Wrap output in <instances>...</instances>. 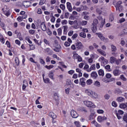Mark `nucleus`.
Returning <instances> with one entry per match:
<instances>
[{
  "instance_id": "58836bf2",
  "label": "nucleus",
  "mask_w": 127,
  "mask_h": 127,
  "mask_svg": "<svg viewBox=\"0 0 127 127\" xmlns=\"http://www.w3.org/2000/svg\"><path fill=\"white\" fill-rule=\"evenodd\" d=\"M45 67V68H47V69H48V70H50V69H51V68H53L54 66H53V65H50L49 66L46 65Z\"/></svg>"
},
{
  "instance_id": "cd10ccee",
  "label": "nucleus",
  "mask_w": 127,
  "mask_h": 127,
  "mask_svg": "<svg viewBox=\"0 0 127 127\" xmlns=\"http://www.w3.org/2000/svg\"><path fill=\"white\" fill-rule=\"evenodd\" d=\"M87 85H92L93 84V80L92 79H88L86 81Z\"/></svg>"
},
{
  "instance_id": "49530a36",
  "label": "nucleus",
  "mask_w": 127,
  "mask_h": 127,
  "mask_svg": "<svg viewBox=\"0 0 127 127\" xmlns=\"http://www.w3.org/2000/svg\"><path fill=\"white\" fill-rule=\"evenodd\" d=\"M123 120L124 122H126V123H127V114L124 115L123 117Z\"/></svg>"
},
{
  "instance_id": "72a5a7b5",
  "label": "nucleus",
  "mask_w": 127,
  "mask_h": 127,
  "mask_svg": "<svg viewBox=\"0 0 127 127\" xmlns=\"http://www.w3.org/2000/svg\"><path fill=\"white\" fill-rule=\"evenodd\" d=\"M105 68L109 71H111V66L109 64L105 66Z\"/></svg>"
},
{
  "instance_id": "4d7b16f0",
  "label": "nucleus",
  "mask_w": 127,
  "mask_h": 127,
  "mask_svg": "<svg viewBox=\"0 0 127 127\" xmlns=\"http://www.w3.org/2000/svg\"><path fill=\"white\" fill-rule=\"evenodd\" d=\"M88 14H89L88 12L84 11L82 12V16H85V15H88Z\"/></svg>"
},
{
  "instance_id": "a19ab883",
  "label": "nucleus",
  "mask_w": 127,
  "mask_h": 127,
  "mask_svg": "<svg viewBox=\"0 0 127 127\" xmlns=\"http://www.w3.org/2000/svg\"><path fill=\"white\" fill-rule=\"evenodd\" d=\"M83 16V18L84 19H85V20H89L90 19V16L87 15H84Z\"/></svg>"
},
{
  "instance_id": "a18cd8bd",
  "label": "nucleus",
  "mask_w": 127,
  "mask_h": 127,
  "mask_svg": "<svg viewBox=\"0 0 127 127\" xmlns=\"http://www.w3.org/2000/svg\"><path fill=\"white\" fill-rule=\"evenodd\" d=\"M17 20H18V21H19V22H21V21H22V20H23V19L22 18V17H21V16H19V17L17 18Z\"/></svg>"
},
{
  "instance_id": "c9c22d12",
  "label": "nucleus",
  "mask_w": 127,
  "mask_h": 127,
  "mask_svg": "<svg viewBox=\"0 0 127 127\" xmlns=\"http://www.w3.org/2000/svg\"><path fill=\"white\" fill-rule=\"evenodd\" d=\"M40 3H39V5H42V4H44V3H45V2L46 1V0H39Z\"/></svg>"
},
{
  "instance_id": "338daca9",
  "label": "nucleus",
  "mask_w": 127,
  "mask_h": 127,
  "mask_svg": "<svg viewBox=\"0 0 127 127\" xmlns=\"http://www.w3.org/2000/svg\"><path fill=\"white\" fill-rule=\"evenodd\" d=\"M97 113L98 114H103V113H104V110H97Z\"/></svg>"
},
{
  "instance_id": "9b49d317",
  "label": "nucleus",
  "mask_w": 127,
  "mask_h": 127,
  "mask_svg": "<svg viewBox=\"0 0 127 127\" xmlns=\"http://www.w3.org/2000/svg\"><path fill=\"white\" fill-rule=\"evenodd\" d=\"M84 80H86L85 78H82L80 79L79 84L80 85H81L82 87H84L86 84V82H85V81H84Z\"/></svg>"
},
{
  "instance_id": "09e8293b",
  "label": "nucleus",
  "mask_w": 127,
  "mask_h": 127,
  "mask_svg": "<svg viewBox=\"0 0 127 127\" xmlns=\"http://www.w3.org/2000/svg\"><path fill=\"white\" fill-rule=\"evenodd\" d=\"M44 42L47 45H50L49 41L47 40L46 39H44Z\"/></svg>"
},
{
  "instance_id": "052dcab7",
  "label": "nucleus",
  "mask_w": 127,
  "mask_h": 127,
  "mask_svg": "<svg viewBox=\"0 0 127 127\" xmlns=\"http://www.w3.org/2000/svg\"><path fill=\"white\" fill-rule=\"evenodd\" d=\"M60 8L63 9V10H64V9H65V5L63 4H61L60 5Z\"/></svg>"
},
{
  "instance_id": "bb28decb",
  "label": "nucleus",
  "mask_w": 127,
  "mask_h": 127,
  "mask_svg": "<svg viewBox=\"0 0 127 127\" xmlns=\"http://www.w3.org/2000/svg\"><path fill=\"white\" fill-rule=\"evenodd\" d=\"M120 108H121V109H123V110L126 109L127 107L126 106V103H122L121 104H120Z\"/></svg>"
},
{
  "instance_id": "de8ad7c7",
  "label": "nucleus",
  "mask_w": 127,
  "mask_h": 127,
  "mask_svg": "<svg viewBox=\"0 0 127 127\" xmlns=\"http://www.w3.org/2000/svg\"><path fill=\"white\" fill-rule=\"evenodd\" d=\"M29 33H30V34L33 35V34H34V33H35V30H30L29 31Z\"/></svg>"
},
{
  "instance_id": "423d86ee",
  "label": "nucleus",
  "mask_w": 127,
  "mask_h": 127,
  "mask_svg": "<svg viewBox=\"0 0 127 127\" xmlns=\"http://www.w3.org/2000/svg\"><path fill=\"white\" fill-rule=\"evenodd\" d=\"M99 20L101 21V24L100 26H98L100 28H103L104 25L105 24V19L103 18L101 16L98 17Z\"/></svg>"
},
{
  "instance_id": "7ed1b4c3",
  "label": "nucleus",
  "mask_w": 127,
  "mask_h": 127,
  "mask_svg": "<svg viewBox=\"0 0 127 127\" xmlns=\"http://www.w3.org/2000/svg\"><path fill=\"white\" fill-rule=\"evenodd\" d=\"M2 10L4 14H5V15H6V16H8L9 15H10V10H9V9H8V8H7V7H6V6L4 7L2 9Z\"/></svg>"
},
{
  "instance_id": "e2e57ef3",
  "label": "nucleus",
  "mask_w": 127,
  "mask_h": 127,
  "mask_svg": "<svg viewBox=\"0 0 127 127\" xmlns=\"http://www.w3.org/2000/svg\"><path fill=\"white\" fill-rule=\"evenodd\" d=\"M40 62L41 64H45V62L42 59H40Z\"/></svg>"
},
{
  "instance_id": "6e6552de",
  "label": "nucleus",
  "mask_w": 127,
  "mask_h": 127,
  "mask_svg": "<svg viewBox=\"0 0 127 127\" xmlns=\"http://www.w3.org/2000/svg\"><path fill=\"white\" fill-rule=\"evenodd\" d=\"M113 73L114 76H120L121 74V70L119 69H115L113 70Z\"/></svg>"
},
{
  "instance_id": "c03bdc74",
  "label": "nucleus",
  "mask_w": 127,
  "mask_h": 127,
  "mask_svg": "<svg viewBox=\"0 0 127 127\" xmlns=\"http://www.w3.org/2000/svg\"><path fill=\"white\" fill-rule=\"evenodd\" d=\"M104 98L105 100H109L110 99V95L108 94H106L104 95Z\"/></svg>"
},
{
  "instance_id": "393cba45",
  "label": "nucleus",
  "mask_w": 127,
  "mask_h": 127,
  "mask_svg": "<svg viewBox=\"0 0 127 127\" xmlns=\"http://www.w3.org/2000/svg\"><path fill=\"white\" fill-rule=\"evenodd\" d=\"M91 97L92 98H93L94 99H97L98 98V94H97V93L93 92Z\"/></svg>"
},
{
  "instance_id": "ddd939ff",
  "label": "nucleus",
  "mask_w": 127,
  "mask_h": 127,
  "mask_svg": "<svg viewBox=\"0 0 127 127\" xmlns=\"http://www.w3.org/2000/svg\"><path fill=\"white\" fill-rule=\"evenodd\" d=\"M23 5L24 7H29V6H30V2L24 1L23 3Z\"/></svg>"
},
{
  "instance_id": "f8f14e48",
  "label": "nucleus",
  "mask_w": 127,
  "mask_h": 127,
  "mask_svg": "<svg viewBox=\"0 0 127 127\" xmlns=\"http://www.w3.org/2000/svg\"><path fill=\"white\" fill-rule=\"evenodd\" d=\"M91 77L93 79H96L98 77V73L96 71H93L91 74Z\"/></svg>"
},
{
  "instance_id": "f3484780",
  "label": "nucleus",
  "mask_w": 127,
  "mask_h": 127,
  "mask_svg": "<svg viewBox=\"0 0 127 127\" xmlns=\"http://www.w3.org/2000/svg\"><path fill=\"white\" fill-rule=\"evenodd\" d=\"M97 120L99 122H103V121H105V120H107V118L102 117L101 116H98Z\"/></svg>"
},
{
  "instance_id": "680f3d73",
  "label": "nucleus",
  "mask_w": 127,
  "mask_h": 127,
  "mask_svg": "<svg viewBox=\"0 0 127 127\" xmlns=\"http://www.w3.org/2000/svg\"><path fill=\"white\" fill-rule=\"evenodd\" d=\"M124 21H126V19L122 18L120 20H119L120 23H122V22H124Z\"/></svg>"
},
{
  "instance_id": "5fc2aeb1",
  "label": "nucleus",
  "mask_w": 127,
  "mask_h": 127,
  "mask_svg": "<svg viewBox=\"0 0 127 127\" xmlns=\"http://www.w3.org/2000/svg\"><path fill=\"white\" fill-rule=\"evenodd\" d=\"M116 116L117 117V118L119 120H121V119H122V118H123V115H120V114H116Z\"/></svg>"
},
{
  "instance_id": "2f4dec72",
  "label": "nucleus",
  "mask_w": 127,
  "mask_h": 127,
  "mask_svg": "<svg viewBox=\"0 0 127 127\" xmlns=\"http://www.w3.org/2000/svg\"><path fill=\"white\" fill-rule=\"evenodd\" d=\"M121 62H122V60L119 59L115 61V63L117 65H119V64H121Z\"/></svg>"
},
{
  "instance_id": "aec40b11",
  "label": "nucleus",
  "mask_w": 127,
  "mask_h": 127,
  "mask_svg": "<svg viewBox=\"0 0 127 127\" xmlns=\"http://www.w3.org/2000/svg\"><path fill=\"white\" fill-rule=\"evenodd\" d=\"M98 75H99V76H104V75H105V73L104 72V70L101 69L98 71Z\"/></svg>"
},
{
  "instance_id": "f704fd0d",
  "label": "nucleus",
  "mask_w": 127,
  "mask_h": 127,
  "mask_svg": "<svg viewBox=\"0 0 127 127\" xmlns=\"http://www.w3.org/2000/svg\"><path fill=\"white\" fill-rule=\"evenodd\" d=\"M67 30H68V26L65 25L64 26V32L65 33V32H67Z\"/></svg>"
},
{
  "instance_id": "69168bd1",
  "label": "nucleus",
  "mask_w": 127,
  "mask_h": 127,
  "mask_svg": "<svg viewBox=\"0 0 127 127\" xmlns=\"http://www.w3.org/2000/svg\"><path fill=\"white\" fill-rule=\"evenodd\" d=\"M73 31L71 30L68 33V35L69 36H72V35H73Z\"/></svg>"
},
{
  "instance_id": "a878e982",
  "label": "nucleus",
  "mask_w": 127,
  "mask_h": 127,
  "mask_svg": "<svg viewBox=\"0 0 127 127\" xmlns=\"http://www.w3.org/2000/svg\"><path fill=\"white\" fill-rule=\"evenodd\" d=\"M79 36L83 38H86V33L82 32L79 34Z\"/></svg>"
},
{
  "instance_id": "0e129e2a",
  "label": "nucleus",
  "mask_w": 127,
  "mask_h": 127,
  "mask_svg": "<svg viewBox=\"0 0 127 127\" xmlns=\"http://www.w3.org/2000/svg\"><path fill=\"white\" fill-rule=\"evenodd\" d=\"M37 13L38 14H41L42 13V11H41V9L40 8L38 9Z\"/></svg>"
},
{
  "instance_id": "7c9ffc66",
  "label": "nucleus",
  "mask_w": 127,
  "mask_h": 127,
  "mask_svg": "<svg viewBox=\"0 0 127 127\" xmlns=\"http://www.w3.org/2000/svg\"><path fill=\"white\" fill-rule=\"evenodd\" d=\"M114 19H115V17H114V15L111 14L110 16V21L111 22H113V21H114Z\"/></svg>"
},
{
  "instance_id": "a211bd4d",
  "label": "nucleus",
  "mask_w": 127,
  "mask_h": 127,
  "mask_svg": "<svg viewBox=\"0 0 127 127\" xmlns=\"http://www.w3.org/2000/svg\"><path fill=\"white\" fill-rule=\"evenodd\" d=\"M66 4H67V9H68L69 11H72V6H71V3L69 2H67Z\"/></svg>"
},
{
  "instance_id": "6ab92c4d",
  "label": "nucleus",
  "mask_w": 127,
  "mask_h": 127,
  "mask_svg": "<svg viewBox=\"0 0 127 127\" xmlns=\"http://www.w3.org/2000/svg\"><path fill=\"white\" fill-rule=\"evenodd\" d=\"M94 85L95 86V87H97L98 88L101 87V83H100V81L98 80L95 81Z\"/></svg>"
},
{
  "instance_id": "dca6fc26",
  "label": "nucleus",
  "mask_w": 127,
  "mask_h": 127,
  "mask_svg": "<svg viewBox=\"0 0 127 127\" xmlns=\"http://www.w3.org/2000/svg\"><path fill=\"white\" fill-rule=\"evenodd\" d=\"M83 48V44L81 42H78L76 44V48L77 49H81Z\"/></svg>"
},
{
  "instance_id": "774afa93",
  "label": "nucleus",
  "mask_w": 127,
  "mask_h": 127,
  "mask_svg": "<svg viewBox=\"0 0 127 127\" xmlns=\"http://www.w3.org/2000/svg\"><path fill=\"white\" fill-rule=\"evenodd\" d=\"M123 32H124V33H125V34H127V28H125L124 29Z\"/></svg>"
},
{
  "instance_id": "8fccbe9b",
  "label": "nucleus",
  "mask_w": 127,
  "mask_h": 127,
  "mask_svg": "<svg viewBox=\"0 0 127 127\" xmlns=\"http://www.w3.org/2000/svg\"><path fill=\"white\" fill-rule=\"evenodd\" d=\"M30 50H34L35 49V47L33 45H29Z\"/></svg>"
},
{
  "instance_id": "13d9d810",
  "label": "nucleus",
  "mask_w": 127,
  "mask_h": 127,
  "mask_svg": "<svg viewBox=\"0 0 127 127\" xmlns=\"http://www.w3.org/2000/svg\"><path fill=\"white\" fill-rule=\"evenodd\" d=\"M120 78H121V79H122V80H123V81H127L126 78L125 77V76H124L123 75H121Z\"/></svg>"
},
{
  "instance_id": "f03ea898",
  "label": "nucleus",
  "mask_w": 127,
  "mask_h": 127,
  "mask_svg": "<svg viewBox=\"0 0 127 127\" xmlns=\"http://www.w3.org/2000/svg\"><path fill=\"white\" fill-rule=\"evenodd\" d=\"M83 104H84V105H85V106L88 108H96V106L94 105V103L91 101H84L83 102Z\"/></svg>"
},
{
  "instance_id": "2eb2a0df",
  "label": "nucleus",
  "mask_w": 127,
  "mask_h": 127,
  "mask_svg": "<svg viewBox=\"0 0 127 127\" xmlns=\"http://www.w3.org/2000/svg\"><path fill=\"white\" fill-rule=\"evenodd\" d=\"M85 93L88 95V96H90V97L91 96L92 94H93V91L90 90V89H86L85 90Z\"/></svg>"
},
{
  "instance_id": "1a4fd4ad",
  "label": "nucleus",
  "mask_w": 127,
  "mask_h": 127,
  "mask_svg": "<svg viewBox=\"0 0 127 127\" xmlns=\"http://www.w3.org/2000/svg\"><path fill=\"white\" fill-rule=\"evenodd\" d=\"M49 117H51V118H52V119L53 120V121H54V120H55V119H56L57 118V116H56V115L54 113H53L52 112L49 113Z\"/></svg>"
},
{
  "instance_id": "6e6d98bb",
  "label": "nucleus",
  "mask_w": 127,
  "mask_h": 127,
  "mask_svg": "<svg viewBox=\"0 0 127 127\" xmlns=\"http://www.w3.org/2000/svg\"><path fill=\"white\" fill-rule=\"evenodd\" d=\"M44 83H46V84L49 83L50 82V80L49 78H46V79H44Z\"/></svg>"
},
{
  "instance_id": "9d476101",
  "label": "nucleus",
  "mask_w": 127,
  "mask_h": 127,
  "mask_svg": "<svg viewBox=\"0 0 127 127\" xmlns=\"http://www.w3.org/2000/svg\"><path fill=\"white\" fill-rule=\"evenodd\" d=\"M41 28L43 31H46V25H45V22H42L41 24Z\"/></svg>"
},
{
  "instance_id": "0eeeda50",
  "label": "nucleus",
  "mask_w": 127,
  "mask_h": 127,
  "mask_svg": "<svg viewBox=\"0 0 127 127\" xmlns=\"http://www.w3.org/2000/svg\"><path fill=\"white\" fill-rule=\"evenodd\" d=\"M97 51L99 53V54H101V55H102V56H104L105 57L107 56V54L106 53V52H105V51L101 49H98L97 50Z\"/></svg>"
},
{
  "instance_id": "c85d7f7f",
  "label": "nucleus",
  "mask_w": 127,
  "mask_h": 127,
  "mask_svg": "<svg viewBox=\"0 0 127 127\" xmlns=\"http://www.w3.org/2000/svg\"><path fill=\"white\" fill-rule=\"evenodd\" d=\"M58 31V35H59L60 36H61V34H62V29H61V28H59L57 30Z\"/></svg>"
},
{
  "instance_id": "39448f33",
  "label": "nucleus",
  "mask_w": 127,
  "mask_h": 127,
  "mask_svg": "<svg viewBox=\"0 0 127 127\" xmlns=\"http://www.w3.org/2000/svg\"><path fill=\"white\" fill-rule=\"evenodd\" d=\"M70 115L72 118H73L74 119H77V118L79 117V115H78L77 112H76V111H75L74 110H71Z\"/></svg>"
},
{
  "instance_id": "864d4df0",
  "label": "nucleus",
  "mask_w": 127,
  "mask_h": 127,
  "mask_svg": "<svg viewBox=\"0 0 127 127\" xmlns=\"http://www.w3.org/2000/svg\"><path fill=\"white\" fill-rule=\"evenodd\" d=\"M67 23H68V21H67L66 20H64L62 21V24H63V25L64 24H66Z\"/></svg>"
},
{
  "instance_id": "37998d69",
  "label": "nucleus",
  "mask_w": 127,
  "mask_h": 127,
  "mask_svg": "<svg viewBox=\"0 0 127 127\" xmlns=\"http://www.w3.org/2000/svg\"><path fill=\"white\" fill-rule=\"evenodd\" d=\"M66 84L67 85H71V84H72V82H71V79L69 78L66 79Z\"/></svg>"
},
{
  "instance_id": "b1692460",
  "label": "nucleus",
  "mask_w": 127,
  "mask_h": 127,
  "mask_svg": "<svg viewBox=\"0 0 127 127\" xmlns=\"http://www.w3.org/2000/svg\"><path fill=\"white\" fill-rule=\"evenodd\" d=\"M117 101H118V102H119V103H121L122 102H124V101H125V99L124 98V97H119L117 98Z\"/></svg>"
},
{
  "instance_id": "ea45409f",
  "label": "nucleus",
  "mask_w": 127,
  "mask_h": 127,
  "mask_svg": "<svg viewBox=\"0 0 127 127\" xmlns=\"http://www.w3.org/2000/svg\"><path fill=\"white\" fill-rule=\"evenodd\" d=\"M124 112L123 111L121 110H119L118 111V113H116V114H117V115H124Z\"/></svg>"
},
{
  "instance_id": "e433bc0d",
  "label": "nucleus",
  "mask_w": 127,
  "mask_h": 127,
  "mask_svg": "<svg viewBox=\"0 0 127 127\" xmlns=\"http://www.w3.org/2000/svg\"><path fill=\"white\" fill-rule=\"evenodd\" d=\"M15 62L16 65H19V59H18V58H15Z\"/></svg>"
},
{
  "instance_id": "5701e85b",
  "label": "nucleus",
  "mask_w": 127,
  "mask_h": 127,
  "mask_svg": "<svg viewBox=\"0 0 127 127\" xmlns=\"http://www.w3.org/2000/svg\"><path fill=\"white\" fill-rule=\"evenodd\" d=\"M73 56L72 58L73 59H78V57L80 56L78 55V54H76L75 52H73Z\"/></svg>"
},
{
  "instance_id": "c756f323",
  "label": "nucleus",
  "mask_w": 127,
  "mask_h": 127,
  "mask_svg": "<svg viewBox=\"0 0 127 127\" xmlns=\"http://www.w3.org/2000/svg\"><path fill=\"white\" fill-rule=\"evenodd\" d=\"M74 125L76 127H81V126L80 125V122L78 121L74 122Z\"/></svg>"
},
{
  "instance_id": "4468645a",
  "label": "nucleus",
  "mask_w": 127,
  "mask_h": 127,
  "mask_svg": "<svg viewBox=\"0 0 127 127\" xmlns=\"http://www.w3.org/2000/svg\"><path fill=\"white\" fill-rule=\"evenodd\" d=\"M96 69V65L95 64H92L90 68H88L87 71V72H91L92 70H95Z\"/></svg>"
},
{
  "instance_id": "412c9836",
  "label": "nucleus",
  "mask_w": 127,
  "mask_h": 127,
  "mask_svg": "<svg viewBox=\"0 0 127 127\" xmlns=\"http://www.w3.org/2000/svg\"><path fill=\"white\" fill-rule=\"evenodd\" d=\"M117 47L114 45H111V50L112 52H117Z\"/></svg>"
},
{
  "instance_id": "79ce46f5",
  "label": "nucleus",
  "mask_w": 127,
  "mask_h": 127,
  "mask_svg": "<svg viewBox=\"0 0 127 127\" xmlns=\"http://www.w3.org/2000/svg\"><path fill=\"white\" fill-rule=\"evenodd\" d=\"M112 105L113 107H114L115 108H117V107L118 106V105H117V102H116L115 101L112 102Z\"/></svg>"
},
{
  "instance_id": "4be33fe9",
  "label": "nucleus",
  "mask_w": 127,
  "mask_h": 127,
  "mask_svg": "<svg viewBox=\"0 0 127 127\" xmlns=\"http://www.w3.org/2000/svg\"><path fill=\"white\" fill-rule=\"evenodd\" d=\"M116 60H117V59L114 57H111L110 58V63L111 64H114V62H116Z\"/></svg>"
},
{
  "instance_id": "bf43d9fd",
  "label": "nucleus",
  "mask_w": 127,
  "mask_h": 127,
  "mask_svg": "<svg viewBox=\"0 0 127 127\" xmlns=\"http://www.w3.org/2000/svg\"><path fill=\"white\" fill-rule=\"evenodd\" d=\"M106 78L110 79V78H111V77H112V74H111V73H107L106 75Z\"/></svg>"
},
{
  "instance_id": "603ef678",
  "label": "nucleus",
  "mask_w": 127,
  "mask_h": 127,
  "mask_svg": "<svg viewBox=\"0 0 127 127\" xmlns=\"http://www.w3.org/2000/svg\"><path fill=\"white\" fill-rule=\"evenodd\" d=\"M68 73L69 74V75H73V74L75 73V71H74L73 70H70L68 71Z\"/></svg>"
},
{
  "instance_id": "3c124183",
  "label": "nucleus",
  "mask_w": 127,
  "mask_h": 127,
  "mask_svg": "<svg viewBox=\"0 0 127 127\" xmlns=\"http://www.w3.org/2000/svg\"><path fill=\"white\" fill-rule=\"evenodd\" d=\"M45 53H49L50 52V49L49 48H47L45 49Z\"/></svg>"
},
{
  "instance_id": "4c0bfd02",
  "label": "nucleus",
  "mask_w": 127,
  "mask_h": 127,
  "mask_svg": "<svg viewBox=\"0 0 127 127\" xmlns=\"http://www.w3.org/2000/svg\"><path fill=\"white\" fill-rule=\"evenodd\" d=\"M88 23V21H82L81 22L80 24L81 25H87V24Z\"/></svg>"
},
{
  "instance_id": "f257e3e1",
  "label": "nucleus",
  "mask_w": 127,
  "mask_h": 127,
  "mask_svg": "<svg viewBox=\"0 0 127 127\" xmlns=\"http://www.w3.org/2000/svg\"><path fill=\"white\" fill-rule=\"evenodd\" d=\"M98 23H99V22L98 21V19H95L94 20H93V22L92 23V30L93 31V32H96L97 31V30L98 29V28H97V24H98Z\"/></svg>"
},
{
  "instance_id": "473e14b6",
  "label": "nucleus",
  "mask_w": 127,
  "mask_h": 127,
  "mask_svg": "<svg viewBox=\"0 0 127 127\" xmlns=\"http://www.w3.org/2000/svg\"><path fill=\"white\" fill-rule=\"evenodd\" d=\"M49 77L52 80H54V78H53V72L51 71L50 73L49 74Z\"/></svg>"
},
{
  "instance_id": "20e7f679",
  "label": "nucleus",
  "mask_w": 127,
  "mask_h": 127,
  "mask_svg": "<svg viewBox=\"0 0 127 127\" xmlns=\"http://www.w3.org/2000/svg\"><path fill=\"white\" fill-rule=\"evenodd\" d=\"M98 36L100 38L101 40H102L104 42H109V39L105 38L102 34L98 33Z\"/></svg>"
}]
</instances>
